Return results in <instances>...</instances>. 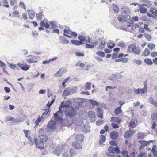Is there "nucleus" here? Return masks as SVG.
<instances>
[{"instance_id": "nucleus-45", "label": "nucleus", "mask_w": 157, "mask_h": 157, "mask_svg": "<svg viewBox=\"0 0 157 157\" xmlns=\"http://www.w3.org/2000/svg\"><path fill=\"white\" fill-rule=\"evenodd\" d=\"M78 39L81 42H84L86 39L85 36L82 35H79L78 36Z\"/></svg>"}, {"instance_id": "nucleus-55", "label": "nucleus", "mask_w": 157, "mask_h": 157, "mask_svg": "<svg viewBox=\"0 0 157 157\" xmlns=\"http://www.w3.org/2000/svg\"><path fill=\"white\" fill-rule=\"evenodd\" d=\"M64 33H66L67 34H70L71 33V30L69 28H68L67 29H65L63 31Z\"/></svg>"}, {"instance_id": "nucleus-61", "label": "nucleus", "mask_w": 157, "mask_h": 157, "mask_svg": "<svg viewBox=\"0 0 157 157\" xmlns=\"http://www.w3.org/2000/svg\"><path fill=\"white\" fill-rule=\"evenodd\" d=\"M110 144L112 145L117 146V144L116 141L114 140L111 141L110 142Z\"/></svg>"}, {"instance_id": "nucleus-9", "label": "nucleus", "mask_w": 157, "mask_h": 157, "mask_svg": "<svg viewBox=\"0 0 157 157\" xmlns=\"http://www.w3.org/2000/svg\"><path fill=\"white\" fill-rule=\"evenodd\" d=\"M48 128L52 130H54L56 128V124L55 122L53 121H50L48 123L47 125Z\"/></svg>"}, {"instance_id": "nucleus-62", "label": "nucleus", "mask_w": 157, "mask_h": 157, "mask_svg": "<svg viewBox=\"0 0 157 157\" xmlns=\"http://www.w3.org/2000/svg\"><path fill=\"white\" fill-rule=\"evenodd\" d=\"M20 6L22 8L25 9L26 8L25 6L24 3L23 2H20L19 3Z\"/></svg>"}, {"instance_id": "nucleus-22", "label": "nucleus", "mask_w": 157, "mask_h": 157, "mask_svg": "<svg viewBox=\"0 0 157 157\" xmlns=\"http://www.w3.org/2000/svg\"><path fill=\"white\" fill-rule=\"evenodd\" d=\"M30 19H32L35 15V12L33 10H28L27 11Z\"/></svg>"}, {"instance_id": "nucleus-57", "label": "nucleus", "mask_w": 157, "mask_h": 157, "mask_svg": "<svg viewBox=\"0 0 157 157\" xmlns=\"http://www.w3.org/2000/svg\"><path fill=\"white\" fill-rule=\"evenodd\" d=\"M141 61L140 60H135L133 61V63H134L138 65H140L141 63Z\"/></svg>"}, {"instance_id": "nucleus-8", "label": "nucleus", "mask_w": 157, "mask_h": 157, "mask_svg": "<svg viewBox=\"0 0 157 157\" xmlns=\"http://www.w3.org/2000/svg\"><path fill=\"white\" fill-rule=\"evenodd\" d=\"M34 141L36 147L41 149H44V142L40 140L39 141L36 138L34 139Z\"/></svg>"}, {"instance_id": "nucleus-46", "label": "nucleus", "mask_w": 157, "mask_h": 157, "mask_svg": "<svg viewBox=\"0 0 157 157\" xmlns=\"http://www.w3.org/2000/svg\"><path fill=\"white\" fill-rule=\"evenodd\" d=\"M104 122V121L103 120H98L96 122V124L97 125H100L102 124H103Z\"/></svg>"}, {"instance_id": "nucleus-49", "label": "nucleus", "mask_w": 157, "mask_h": 157, "mask_svg": "<svg viewBox=\"0 0 157 157\" xmlns=\"http://www.w3.org/2000/svg\"><path fill=\"white\" fill-rule=\"evenodd\" d=\"M122 154L124 157H129L128 155V152L125 151H122Z\"/></svg>"}, {"instance_id": "nucleus-21", "label": "nucleus", "mask_w": 157, "mask_h": 157, "mask_svg": "<svg viewBox=\"0 0 157 157\" xmlns=\"http://www.w3.org/2000/svg\"><path fill=\"white\" fill-rule=\"evenodd\" d=\"M97 116L101 118H103V113L102 110L100 108H98L97 110Z\"/></svg>"}, {"instance_id": "nucleus-27", "label": "nucleus", "mask_w": 157, "mask_h": 157, "mask_svg": "<svg viewBox=\"0 0 157 157\" xmlns=\"http://www.w3.org/2000/svg\"><path fill=\"white\" fill-rule=\"evenodd\" d=\"M150 52L149 50L146 48L144 51L143 52L142 55L143 56H148L150 54Z\"/></svg>"}, {"instance_id": "nucleus-43", "label": "nucleus", "mask_w": 157, "mask_h": 157, "mask_svg": "<svg viewBox=\"0 0 157 157\" xmlns=\"http://www.w3.org/2000/svg\"><path fill=\"white\" fill-rule=\"evenodd\" d=\"M72 123L78 125H80L82 124V122H80L78 120H73L72 121Z\"/></svg>"}, {"instance_id": "nucleus-54", "label": "nucleus", "mask_w": 157, "mask_h": 157, "mask_svg": "<svg viewBox=\"0 0 157 157\" xmlns=\"http://www.w3.org/2000/svg\"><path fill=\"white\" fill-rule=\"evenodd\" d=\"M23 131L25 134V136L28 138V137L29 136H28V134L30 132V131L28 130H24Z\"/></svg>"}, {"instance_id": "nucleus-30", "label": "nucleus", "mask_w": 157, "mask_h": 157, "mask_svg": "<svg viewBox=\"0 0 157 157\" xmlns=\"http://www.w3.org/2000/svg\"><path fill=\"white\" fill-rule=\"evenodd\" d=\"M111 121L112 122H116L118 123H120L121 122V119L117 117H113L111 118Z\"/></svg>"}, {"instance_id": "nucleus-41", "label": "nucleus", "mask_w": 157, "mask_h": 157, "mask_svg": "<svg viewBox=\"0 0 157 157\" xmlns=\"http://www.w3.org/2000/svg\"><path fill=\"white\" fill-rule=\"evenodd\" d=\"M107 45L108 48L112 49L115 46V44L114 43H109L107 44Z\"/></svg>"}, {"instance_id": "nucleus-3", "label": "nucleus", "mask_w": 157, "mask_h": 157, "mask_svg": "<svg viewBox=\"0 0 157 157\" xmlns=\"http://www.w3.org/2000/svg\"><path fill=\"white\" fill-rule=\"evenodd\" d=\"M128 48V52H133L136 55H139L141 52L140 48L139 47H137L134 44L129 45Z\"/></svg>"}, {"instance_id": "nucleus-10", "label": "nucleus", "mask_w": 157, "mask_h": 157, "mask_svg": "<svg viewBox=\"0 0 157 157\" xmlns=\"http://www.w3.org/2000/svg\"><path fill=\"white\" fill-rule=\"evenodd\" d=\"M88 115L90 120L91 122H94L96 120V116L95 113L93 111H89Z\"/></svg>"}, {"instance_id": "nucleus-24", "label": "nucleus", "mask_w": 157, "mask_h": 157, "mask_svg": "<svg viewBox=\"0 0 157 157\" xmlns=\"http://www.w3.org/2000/svg\"><path fill=\"white\" fill-rule=\"evenodd\" d=\"M44 119V118L43 117H39L35 121V126H37L40 122L43 121Z\"/></svg>"}, {"instance_id": "nucleus-39", "label": "nucleus", "mask_w": 157, "mask_h": 157, "mask_svg": "<svg viewBox=\"0 0 157 157\" xmlns=\"http://www.w3.org/2000/svg\"><path fill=\"white\" fill-rule=\"evenodd\" d=\"M143 35L148 40L151 41V37L150 35L147 33H145Z\"/></svg>"}, {"instance_id": "nucleus-58", "label": "nucleus", "mask_w": 157, "mask_h": 157, "mask_svg": "<svg viewBox=\"0 0 157 157\" xmlns=\"http://www.w3.org/2000/svg\"><path fill=\"white\" fill-rule=\"evenodd\" d=\"M147 88L143 87V88L141 89L140 90L141 94H144L147 90Z\"/></svg>"}, {"instance_id": "nucleus-25", "label": "nucleus", "mask_w": 157, "mask_h": 157, "mask_svg": "<svg viewBox=\"0 0 157 157\" xmlns=\"http://www.w3.org/2000/svg\"><path fill=\"white\" fill-rule=\"evenodd\" d=\"M139 11L141 13L145 14L147 12V10L146 8L143 7V6H142L140 7Z\"/></svg>"}, {"instance_id": "nucleus-20", "label": "nucleus", "mask_w": 157, "mask_h": 157, "mask_svg": "<svg viewBox=\"0 0 157 157\" xmlns=\"http://www.w3.org/2000/svg\"><path fill=\"white\" fill-rule=\"evenodd\" d=\"M89 102L92 105L93 108H94L95 106H98L99 105L98 103L95 100L93 99H90L89 100Z\"/></svg>"}, {"instance_id": "nucleus-29", "label": "nucleus", "mask_w": 157, "mask_h": 157, "mask_svg": "<svg viewBox=\"0 0 157 157\" xmlns=\"http://www.w3.org/2000/svg\"><path fill=\"white\" fill-rule=\"evenodd\" d=\"M70 157H73L77 153L76 151L74 149H71L70 152Z\"/></svg>"}, {"instance_id": "nucleus-64", "label": "nucleus", "mask_w": 157, "mask_h": 157, "mask_svg": "<svg viewBox=\"0 0 157 157\" xmlns=\"http://www.w3.org/2000/svg\"><path fill=\"white\" fill-rule=\"evenodd\" d=\"M4 90L5 92L6 93H9L11 91V90L10 88L7 87H5L4 88Z\"/></svg>"}, {"instance_id": "nucleus-14", "label": "nucleus", "mask_w": 157, "mask_h": 157, "mask_svg": "<svg viewBox=\"0 0 157 157\" xmlns=\"http://www.w3.org/2000/svg\"><path fill=\"white\" fill-rule=\"evenodd\" d=\"M114 147L112 146H110L109 147L108 149V151L109 153H107V155L108 156L114 157Z\"/></svg>"}, {"instance_id": "nucleus-40", "label": "nucleus", "mask_w": 157, "mask_h": 157, "mask_svg": "<svg viewBox=\"0 0 157 157\" xmlns=\"http://www.w3.org/2000/svg\"><path fill=\"white\" fill-rule=\"evenodd\" d=\"M96 54L98 56H100L102 57H104L105 56V53L103 52L98 51L96 52Z\"/></svg>"}, {"instance_id": "nucleus-15", "label": "nucleus", "mask_w": 157, "mask_h": 157, "mask_svg": "<svg viewBox=\"0 0 157 157\" xmlns=\"http://www.w3.org/2000/svg\"><path fill=\"white\" fill-rule=\"evenodd\" d=\"M84 137L83 135L78 134L75 136V139L78 142H82L83 141Z\"/></svg>"}, {"instance_id": "nucleus-59", "label": "nucleus", "mask_w": 157, "mask_h": 157, "mask_svg": "<svg viewBox=\"0 0 157 157\" xmlns=\"http://www.w3.org/2000/svg\"><path fill=\"white\" fill-rule=\"evenodd\" d=\"M36 15L37 19H40V20H41V17L42 16V14L41 13H40L38 14L36 13Z\"/></svg>"}, {"instance_id": "nucleus-2", "label": "nucleus", "mask_w": 157, "mask_h": 157, "mask_svg": "<svg viewBox=\"0 0 157 157\" xmlns=\"http://www.w3.org/2000/svg\"><path fill=\"white\" fill-rule=\"evenodd\" d=\"M39 133L40 140L44 142H46L48 140L47 136L50 133L48 129L45 128H42L39 130Z\"/></svg>"}, {"instance_id": "nucleus-37", "label": "nucleus", "mask_w": 157, "mask_h": 157, "mask_svg": "<svg viewBox=\"0 0 157 157\" xmlns=\"http://www.w3.org/2000/svg\"><path fill=\"white\" fill-rule=\"evenodd\" d=\"M113 9L115 13H117L119 11L118 6L115 4H113Z\"/></svg>"}, {"instance_id": "nucleus-47", "label": "nucleus", "mask_w": 157, "mask_h": 157, "mask_svg": "<svg viewBox=\"0 0 157 157\" xmlns=\"http://www.w3.org/2000/svg\"><path fill=\"white\" fill-rule=\"evenodd\" d=\"M75 54L76 56L83 57L84 56V54L83 53L78 52H75Z\"/></svg>"}, {"instance_id": "nucleus-51", "label": "nucleus", "mask_w": 157, "mask_h": 157, "mask_svg": "<svg viewBox=\"0 0 157 157\" xmlns=\"http://www.w3.org/2000/svg\"><path fill=\"white\" fill-rule=\"evenodd\" d=\"M50 25L52 26V28H56L57 27V26L55 24V22L53 21H52L50 22Z\"/></svg>"}, {"instance_id": "nucleus-56", "label": "nucleus", "mask_w": 157, "mask_h": 157, "mask_svg": "<svg viewBox=\"0 0 157 157\" xmlns=\"http://www.w3.org/2000/svg\"><path fill=\"white\" fill-rule=\"evenodd\" d=\"M155 45L153 44H148V48L152 50L155 47Z\"/></svg>"}, {"instance_id": "nucleus-1", "label": "nucleus", "mask_w": 157, "mask_h": 157, "mask_svg": "<svg viewBox=\"0 0 157 157\" xmlns=\"http://www.w3.org/2000/svg\"><path fill=\"white\" fill-rule=\"evenodd\" d=\"M79 108V104L78 102L72 103L69 100L65 104L62 103L59 110L54 114L55 120L60 122L67 121L68 117L71 119L75 115Z\"/></svg>"}, {"instance_id": "nucleus-60", "label": "nucleus", "mask_w": 157, "mask_h": 157, "mask_svg": "<svg viewBox=\"0 0 157 157\" xmlns=\"http://www.w3.org/2000/svg\"><path fill=\"white\" fill-rule=\"evenodd\" d=\"M86 47L88 48H92L94 47V46L93 45L87 44L86 45Z\"/></svg>"}, {"instance_id": "nucleus-5", "label": "nucleus", "mask_w": 157, "mask_h": 157, "mask_svg": "<svg viewBox=\"0 0 157 157\" xmlns=\"http://www.w3.org/2000/svg\"><path fill=\"white\" fill-rule=\"evenodd\" d=\"M155 141V140H149L148 141H146L144 140H139V142L140 143L141 145L139 146V149H141L143 148L149 146V144Z\"/></svg>"}, {"instance_id": "nucleus-38", "label": "nucleus", "mask_w": 157, "mask_h": 157, "mask_svg": "<svg viewBox=\"0 0 157 157\" xmlns=\"http://www.w3.org/2000/svg\"><path fill=\"white\" fill-rule=\"evenodd\" d=\"M50 112L49 111V110L47 111H46L44 113L41 117H43L44 118V119L48 117V116L49 115Z\"/></svg>"}, {"instance_id": "nucleus-6", "label": "nucleus", "mask_w": 157, "mask_h": 157, "mask_svg": "<svg viewBox=\"0 0 157 157\" xmlns=\"http://www.w3.org/2000/svg\"><path fill=\"white\" fill-rule=\"evenodd\" d=\"M63 147L62 145L57 146L52 151V153L55 155L59 156L61 154Z\"/></svg>"}, {"instance_id": "nucleus-50", "label": "nucleus", "mask_w": 157, "mask_h": 157, "mask_svg": "<svg viewBox=\"0 0 157 157\" xmlns=\"http://www.w3.org/2000/svg\"><path fill=\"white\" fill-rule=\"evenodd\" d=\"M23 120L21 118H16L14 119L13 121L16 123H17L20 122H23Z\"/></svg>"}, {"instance_id": "nucleus-19", "label": "nucleus", "mask_w": 157, "mask_h": 157, "mask_svg": "<svg viewBox=\"0 0 157 157\" xmlns=\"http://www.w3.org/2000/svg\"><path fill=\"white\" fill-rule=\"evenodd\" d=\"M154 157H157V151L156 147L155 145H153L151 151Z\"/></svg>"}, {"instance_id": "nucleus-11", "label": "nucleus", "mask_w": 157, "mask_h": 157, "mask_svg": "<svg viewBox=\"0 0 157 157\" xmlns=\"http://www.w3.org/2000/svg\"><path fill=\"white\" fill-rule=\"evenodd\" d=\"M137 121L136 118L132 119L129 123V125L130 127L132 128H134L136 126Z\"/></svg>"}, {"instance_id": "nucleus-33", "label": "nucleus", "mask_w": 157, "mask_h": 157, "mask_svg": "<svg viewBox=\"0 0 157 157\" xmlns=\"http://www.w3.org/2000/svg\"><path fill=\"white\" fill-rule=\"evenodd\" d=\"M123 17L124 21H129L130 20V17L129 15L125 14Z\"/></svg>"}, {"instance_id": "nucleus-63", "label": "nucleus", "mask_w": 157, "mask_h": 157, "mask_svg": "<svg viewBox=\"0 0 157 157\" xmlns=\"http://www.w3.org/2000/svg\"><path fill=\"white\" fill-rule=\"evenodd\" d=\"M128 60V58H121V62L124 63L127 62Z\"/></svg>"}, {"instance_id": "nucleus-52", "label": "nucleus", "mask_w": 157, "mask_h": 157, "mask_svg": "<svg viewBox=\"0 0 157 157\" xmlns=\"http://www.w3.org/2000/svg\"><path fill=\"white\" fill-rule=\"evenodd\" d=\"M148 101L151 104L153 105L155 101L154 100V99H153V98L152 97H150L148 99Z\"/></svg>"}, {"instance_id": "nucleus-48", "label": "nucleus", "mask_w": 157, "mask_h": 157, "mask_svg": "<svg viewBox=\"0 0 157 157\" xmlns=\"http://www.w3.org/2000/svg\"><path fill=\"white\" fill-rule=\"evenodd\" d=\"M54 101L55 99H52L51 101H48V102L47 103V106L49 108L51 106V105L53 104Z\"/></svg>"}, {"instance_id": "nucleus-32", "label": "nucleus", "mask_w": 157, "mask_h": 157, "mask_svg": "<svg viewBox=\"0 0 157 157\" xmlns=\"http://www.w3.org/2000/svg\"><path fill=\"white\" fill-rule=\"evenodd\" d=\"M85 89L90 90L91 88V83L90 82L86 83L85 86Z\"/></svg>"}, {"instance_id": "nucleus-36", "label": "nucleus", "mask_w": 157, "mask_h": 157, "mask_svg": "<svg viewBox=\"0 0 157 157\" xmlns=\"http://www.w3.org/2000/svg\"><path fill=\"white\" fill-rule=\"evenodd\" d=\"M137 137L138 138L140 139H143L145 137V135L143 133H138L137 134Z\"/></svg>"}, {"instance_id": "nucleus-34", "label": "nucleus", "mask_w": 157, "mask_h": 157, "mask_svg": "<svg viewBox=\"0 0 157 157\" xmlns=\"http://www.w3.org/2000/svg\"><path fill=\"white\" fill-rule=\"evenodd\" d=\"M144 62L149 65L152 64L153 62L151 59H145L144 60Z\"/></svg>"}, {"instance_id": "nucleus-18", "label": "nucleus", "mask_w": 157, "mask_h": 157, "mask_svg": "<svg viewBox=\"0 0 157 157\" xmlns=\"http://www.w3.org/2000/svg\"><path fill=\"white\" fill-rule=\"evenodd\" d=\"M72 145L75 149L78 150L82 148V146L77 142L72 143Z\"/></svg>"}, {"instance_id": "nucleus-44", "label": "nucleus", "mask_w": 157, "mask_h": 157, "mask_svg": "<svg viewBox=\"0 0 157 157\" xmlns=\"http://www.w3.org/2000/svg\"><path fill=\"white\" fill-rule=\"evenodd\" d=\"M151 118L153 120H155L157 121V113H154L151 115Z\"/></svg>"}, {"instance_id": "nucleus-53", "label": "nucleus", "mask_w": 157, "mask_h": 157, "mask_svg": "<svg viewBox=\"0 0 157 157\" xmlns=\"http://www.w3.org/2000/svg\"><path fill=\"white\" fill-rule=\"evenodd\" d=\"M26 61L29 63L37 62V61L34 60L33 59H27Z\"/></svg>"}, {"instance_id": "nucleus-17", "label": "nucleus", "mask_w": 157, "mask_h": 157, "mask_svg": "<svg viewBox=\"0 0 157 157\" xmlns=\"http://www.w3.org/2000/svg\"><path fill=\"white\" fill-rule=\"evenodd\" d=\"M60 43L63 44H66L69 43V41L65 38L62 36L59 37Z\"/></svg>"}, {"instance_id": "nucleus-28", "label": "nucleus", "mask_w": 157, "mask_h": 157, "mask_svg": "<svg viewBox=\"0 0 157 157\" xmlns=\"http://www.w3.org/2000/svg\"><path fill=\"white\" fill-rule=\"evenodd\" d=\"M123 12L125 14L128 15V14L130 13V10L128 8V7H125L122 10Z\"/></svg>"}, {"instance_id": "nucleus-35", "label": "nucleus", "mask_w": 157, "mask_h": 157, "mask_svg": "<svg viewBox=\"0 0 157 157\" xmlns=\"http://www.w3.org/2000/svg\"><path fill=\"white\" fill-rule=\"evenodd\" d=\"M106 138L104 135H101L100 136V139L99 141L100 144H102L105 141Z\"/></svg>"}, {"instance_id": "nucleus-42", "label": "nucleus", "mask_w": 157, "mask_h": 157, "mask_svg": "<svg viewBox=\"0 0 157 157\" xmlns=\"http://www.w3.org/2000/svg\"><path fill=\"white\" fill-rule=\"evenodd\" d=\"M9 67L12 69H14L17 68V70H19L18 68L17 67V65L16 64H9Z\"/></svg>"}, {"instance_id": "nucleus-31", "label": "nucleus", "mask_w": 157, "mask_h": 157, "mask_svg": "<svg viewBox=\"0 0 157 157\" xmlns=\"http://www.w3.org/2000/svg\"><path fill=\"white\" fill-rule=\"evenodd\" d=\"M63 71L61 70H59L57 72L54 74V76L55 77H57L59 76H60L63 74Z\"/></svg>"}, {"instance_id": "nucleus-12", "label": "nucleus", "mask_w": 157, "mask_h": 157, "mask_svg": "<svg viewBox=\"0 0 157 157\" xmlns=\"http://www.w3.org/2000/svg\"><path fill=\"white\" fill-rule=\"evenodd\" d=\"M17 65L22 70L24 71H27L28 70L30 67V66L29 65H25L24 64H21L19 62H18L17 63Z\"/></svg>"}, {"instance_id": "nucleus-13", "label": "nucleus", "mask_w": 157, "mask_h": 157, "mask_svg": "<svg viewBox=\"0 0 157 157\" xmlns=\"http://www.w3.org/2000/svg\"><path fill=\"white\" fill-rule=\"evenodd\" d=\"M135 132L134 130L127 131L125 133L124 137L126 138H129L133 135Z\"/></svg>"}, {"instance_id": "nucleus-16", "label": "nucleus", "mask_w": 157, "mask_h": 157, "mask_svg": "<svg viewBox=\"0 0 157 157\" xmlns=\"http://www.w3.org/2000/svg\"><path fill=\"white\" fill-rule=\"evenodd\" d=\"M111 138L113 139H116L118 137V133L115 131H112L110 133Z\"/></svg>"}, {"instance_id": "nucleus-26", "label": "nucleus", "mask_w": 157, "mask_h": 157, "mask_svg": "<svg viewBox=\"0 0 157 157\" xmlns=\"http://www.w3.org/2000/svg\"><path fill=\"white\" fill-rule=\"evenodd\" d=\"M121 107L117 108L114 110L115 114L116 115H118L122 113V111L121 109Z\"/></svg>"}, {"instance_id": "nucleus-4", "label": "nucleus", "mask_w": 157, "mask_h": 157, "mask_svg": "<svg viewBox=\"0 0 157 157\" xmlns=\"http://www.w3.org/2000/svg\"><path fill=\"white\" fill-rule=\"evenodd\" d=\"M77 90V87H73L72 88H67L63 91V95L64 96H68L76 92Z\"/></svg>"}, {"instance_id": "nucleus-23", "label": "nucleus", "mask_w": 157, "mask_h": 157, "mask_svg": "<svg viewBox=\"0 0 157 157\" xmlns=\"http://www.w3.org/2000/svg\"><path fill=\"white\" fill-rule=\"evenodd\" d=\"M71 42L73 44L78 46L80 45L81 44H83V43L82 42L75 40H71Z\"/></svg>"}, {"instance_id": "nucleus-7", "label": "nucleus", "mask_w": 157, "mask_h": 157, "mask_svg": "<svg viewBox=\"0 0 157 157\" xmlns=\"http://www.w3.org/2000/svg\"><path fill=\"white\" fill-rule=\"evenodd\" d=\"M147 15L150 17L154 18V16H157V10L154 8H150Z\"/></svg>"}]
</instances>
